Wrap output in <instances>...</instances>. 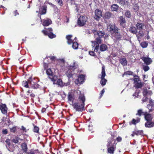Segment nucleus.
Instances as JSON below:
<instances>
[{
  "label": "nucleus",
  "mask_w": 154,
  "mask_h": 154,
  "mask_svg": "<svg viewBox=\"0 0 154 154\" xmlns=\"http://www.w3.org/2000/svg\"><path fill=\"white\" fill-rule=\"evenodd\" d=\"M95 41H92V46L94 48V51L97 52L99 49V44L101 43V38L104 35V32L103 31H95L93 32Z\"/></svg>",
  "instance_id": "1"
},
{
  "label": "nucleus",
  "mask_w": 154,
  "mask_h": 154,
  "mask_svg": "<svg viewBox=\"0 0 154 154\" xmlns=\"http://www.w3.org/2000/svg\"><path fill=\"white\" fill-rule=\"evenodd\" d=\"M85 98L84 94H80L79 97V102L74 103L72 106L77 111H82L84 110Z\"/></svg>",
  "instance_id": "2"
},
{
  "label": "nucleus",
  "mask_w": 154,
  "mask_h": 154,
  "mask_svg": "<svg viewBox=\"0 0 154 154\" xmlns=\"http://www.w3.org/2000/svg\"><path fill=\"white\" fill-rule=\"evenodd\" d=\"M78 65L76 63L75 61H73V63L72 65L69 66V69L66 72V75L69 79L72 78V80L77 78V74H74L73 70L78 67Z\"/></svg>",
  "instance_id": "3"
},
{
  "label": "nucleus",
  "mask_w": 154,
  "mask_h": 154,
  "mask_svg": "<svg viewBox=\"0 0 154 154\" xmlns=\"http://www.w3.org/2000/svg\"><path fill=\"white\" fill-rule=\"evenodd\" d=\"M72 35H68L66 36V39L67 40V42L68 44L70 45L72 43V47L74 49H76L78 48V44L76 42V38L75 37L74 40H72Z\"/></svg>",
  "instance_id": "4"
},
{
  "label": "nucleus",
  "mask_w": 154,
  "mask_h": 154,
  "mask_svg": "<svg viewBox=\"0 0 154 154\" xmlns=\"http://www.w3.org/2000/svg\"><path fill=\"white\" fill-rule=\"evenodd\" d=\"M46 73L48 78L54 83L57 79V76L54 74L50 68L46 70Z\"/></svg>",
  "instance_id": "5"
},
{
  "label": "nucleus",
  "mask_w": 154,
  "mask_h": 154,
  "mask_svg": "<svg viewBox=\"0 0 154 154\" xmlns=\"http://www.w3.org/2000/svg\"><path fill=\"white\" fill-rule=\"evenodd\" d=\"M53 29L51 28H49L46 30H43L42 32L45 35H48L51 38H53L56 37V35L53 33Z\"/></svg>",
  "instance_id": "6"
},
{
  "label": "nucleus",
  "mask_w": 154,
  "mask_h": 154,
  "mask_svg": "<svg viewBox=\"0 0 154 154\" xmlns=\"http://www.w3.org/2000/svg\"><path fill=\"white\" fill-rule=\"evenodd\" d=\"M143 94L144 96L143 97L142 99L143 103L146 101L148 99L147 97L149 95L150 96L152 94L151 91L148 90L146 88H144L143 92Z\"/></svg>",
  "instance_id": "7"
},
{
  "label": "nucleus",
  "mask_w": 154,
  "mask_h": 154,
  "mask_svg": "<svg viewBox=\"0 0 154 154\" xmlns=\"http://www.w3.org/2000/svg\"><path fill=\"white\" fill-rule=\"evenodd\" d=\"M87 20V17L83 16H81L78 19L77 24L80 26H83L85 24Z\"/></svg>",
  "instance_id": "8"
},
{
  "label": "nucleus",
  "mask_w": 154,
  "mask_h": 154,
  "mask_svg": "<svg viewBox=\"0 0 154 154\" xmlns=\"http://www.w3.org/2000/svg\"><path fill=\"white\" fill-rule=\"evenodd\" d=\"M106 75V74L105 72V68L103 66L102 67L101 72V80L100 81V83L103 86L105 85L107 82L106 80L104 79V77Z\"/></svg>",
  "instance_id": "9"
},
{
  "label": "nucleus",
  "mask_w": 154,
  "mask_h": 154,
  "mask_svg": "<svg viewBox=\"0 0 154 154\" xmlns=\"http://www.w3.org/2000/svg\"><path fill=\"white\" fill-rule=\"evenodd\" d=\"M113 141V139L111 138L110 140H108V143L107 144V146L109 147L108 149V151L109 153L111 154L114 153V151L115 149V147L114 146H110L111 142Z\"/></svg>",
  "instance_id": "10"
},
{
  "label": "nucleus",
  "mask_w": 154,
  "mask_h": 154,
  "mask_svg": "<svg viewBox=\"0 0 154 154\" xmlns=\"http://www.w3.org/2000/svg\"><path fill=\"white\" fill-rule=\"evenodd\" d=\"M34 79L30 77L29 79V83L30 84L31 87L33 89H36L39 88L40 85L34 82Z\"/></svg>",
  "instance_id": "11"
},
{
  "label": "nucleus",
  "mask_w": 154,
  "mask_h": 154,
  "mask_svg": "<svg viewBox=\"0 0 154 154\" xmlns=\"http://www.w3.org/2000/svg\"><path fill=\"white\" fill-rule=\"evenodd\" d=\"M94 19L98 20H99L100 18L101 17L102 15V12L99 9H96L95 11Z\"/></svg>",
  "instance_id": "12"
},
{
  "label": "nucleus",
  "mask_w": 154,
  "mask_h": 154,
  "mask_svg": "<svg viewBox=\"0 0 154 154\" xmlns=\"http://www.w3.org/2000/svg\"><path fill=\"white\" fill-rule=\"evenodd\" d=\"M85 79V76L83 75H81L79 76L78 77V79L75 81V84H82L83 83Z\"/></svg>",
  "instance_id": "13"
},
{
  "label": "nucleus",
  "mask_w": 154,
  "mask_h": 154,
  "mask_svg": "<svg viewBox=\"0 0 154 154\" xmlns=\"http://www.w3.org/2000/svg\"><path fill=\"white\" fill-rule=\"evenodd\" d=\"M141 59L147 65L150 64L152 62V60L148 57H142Z\"/></svg>",
  "instance_id": "14"
},
{
  "label": "nucleus",
  "mask_w": 154,
  "mask_h": 154,
  "mask_svg": "<svg viewBox=\"0 0 154 154\" xmlns=\"http://www.w3.org/2000/svg\"><path fill=\"white\" fill-rule=\"evenodd\" d=\"M120 25L123 28L125 27L126 26V21L125 18L123 16H120L119 18Z\"/></svg>",
  "instance_id": "15"
},
{
  "label": "nucleus",
  "mask_w": 154,
  "mask_h": 154,
  "mask_svg": "<svg viewBox=\"0 0 154 154\" xmlns=\"http://www.w3.org/2000/svg\"><path fill=\"white\" fill-rule=\"evenodd\" d=\"M108 30L110 32H114L118 29V28L116 27L114 24H109L107 26Z\"/></svg>",
  "instance_id": "16"
},
{
  "label": "nucleus",
  "mask_w": 154,
  "mask_h": 154,
  "mask_svg": "<svg viewBox=\"0 0 154 154\" xmlns=\"http://www.w3.org/2000/svg\"><path fill=\"white\" fill-rule=\"evenodd\" d=\"M118 29L116 31H115L113 33V36L114 37L115 39L118 40H120L122 38V35L119 32Z\"/></svg>",
  "instance_id": "17"
},
{
  "label": "nucleus",
  "mask_w": 154,
  "mask_h": 154,
  "mask_svg": "<svg viewBox=\"0 0 154 154\" xmlns=\"http://www.w3.org/2000/svg\"><path fill=\"white\" fill-rule=\"evenodd\" d=\"M41 22L43 25L44 26H48L52 23L51 20L48 18L44 19L42 20H41Z\"/></svg>",
  "instance_id": "18"
},
{
  "label": "nucleus",
  "mask_w": 154,
  "mask_h": 154,
  "mask_svg": "<svg viewBox=\"0 0 154 154\" xmlns=\"http://www.w3.org/2000/svg\"><path fill=\"white\" fill-rule=\"evenodd\" d=\"M144 116L145 119L146 121H152V116L151 114L148 113L147 112H145Z\"/></svg>",
  "instance_id": "19"
},
{
  "label": "nucleus",
  "mask_w": 154,
  "mask_h": 154,
  "mask_svg": "<svg viewBox=\"0 0 154 154\" xmlns=\"http://www.w3.org/2000/svg\"><path fill=\"white\" fill-rule=\"evenodd\" d=\"M0 109L3 114L6 115L7 114L8 108L5 104H3L0 105Z\"/></svg>",
  "instance_id": "20"
},
{
  "label": "nucleus",
  "mask_w": 154,
  "mask_h": 154,
  "mask_svg": "<svg viewBox=\"0 0 154 154\" xmlns=\"http://www.w3.org/2000/svg\"><path fill=\"white\" fill-rule=\"evenodd\" d=\"M145 126L146 128H151L154 127V122L152 121H146L145 124Z\"/></svg>",
  "instance_id": "21"
},
{
  "label": "nucleus",
  "mask_w": 154,
  "mask_h": 154,
  "mask_svg": "<svg viewBox=\"0 0 154 154\" xmlns=\"http://www.w3.org/2000/svg\"><path fill=\"white\" fill-rule=\"evenodd\" d=\"M144 26V25L143 23L140 22H137L136 25L137 29L140 30L142 29Z\"/></svg>",
  "instance_id": "22"
},
{
  "label": "nucleus",
  "mask_w": 154,
  "mask_h": 154,
  "mask_svg": "<svg viewBox=\"0 0 154 154\" xmlns=\"http://www.w3.org/2000/svg\"><path fill=\"white\" fill-rule=\"evenodd\" d=\"M129 31L132 33L136 34L137 32V29L133 26H131L130 27Z\"/></svg>",
  "instance_id": "23"
},
{
  "label": "nucleus",
  "mask_w": 154,
  "mask_h": 154,
  "mask_svg": "<svg viewBox=\"0 0 154 154\" xmlns=\"http://www.w3.org/2000/svg\"><path fill=\"white\" fill-rule=\"evenodd\" d=\"M57 64H59L60 66L63 67L65 63V60L63 59H59L57 60Z\"/></svg>",
  "instance_id": "24"
},
{
  "label": "nucleus",
  "mask_w": 154,
  "mask_h": 154,
  "mask_svg": "<svg viewBox=\"0 0 154 154\" xmlns=\"http://www.w3.org/2000/svg\"><path fill=\"white\" fill-rule=\"evenodd\" d=\"M119 61L121 63L123 66H126L127 64V61L125 58L122 57L120 58Z\"/></svg>",
  "instance_id": "25"
},
{
  "label": "nucleus",
  "mask_w": 154,
  "mask_h": 154,
  "mask_svg": "<svg viewBox=\"0 0 154 154\" xmlns=\"http://www.w3.org/2000/svg\"><path fill=\"white\" fill-rule=\"evenodd\" d=\"M107 48V47L106 45L102 44L100 46V50L101 51H104L106 50Z\"/></svg>",
  "instance_id": "26"
},
{
  "label": "nucleus",
  "mask_w": 154,
  "mask_h": 154,
  "mask_svg": "<svg viewBox=\"0 0 154 154\" xmlns=\"http://www.w3.org/2000/svg\"><path fill=\"white\" fill-rule=\"evenodd\" d=\"M116 1L118 3H119L122 6H124L125 4L127 3L128 4L129 3L127 1H125L124 0H116Z\"/></svg>",
  "instance_id": "27"
},
{
  "label": "nucleus",
  "mask_w": 154,
  "mask_h": 154,
  "mask_svg": "<svg viewBox=\"0 0 154 154\" xmlns=\"http://www.w3.org/2000/svg\"><path fill=\"white\" fill-rule=\"evenodd\" d=\"M119 6L116 4H113L111 5V9L112 11H117L119 8Z\"/></svg>",
  "instance_id": "28"
},
{
  "label": "nucleus",
  "mask_w": 154,
  "mask_h": 154,
  "mask_svg": "<svg viewBox=\"0 0 154 154\" xmlns=\"http://www.w3.org/2000/svg\"><path fill=\"white\" fill-rule=\"evenodd\" d=\"M46 7L45 6L42 7L40 9V12L41 15L44 14L46 13Z\"/></svg>",
  "instance_id": "29"
},
{
  "label": "nucleus",
  "mask_w": 154,
  "mask_h": 154,
  "mask_svg": "<svg viewBox=\"0 0 154 154\" xmlns=\"http://www.w3.org/2000/svg\"><path fill=\"white\" fill-rule=\"evenodd\" d=\"M21 147L22 149L24 152H26L27 150V147L26 144L25 143H23L21 144Z\"/></svg>",
  "instance_id": "30"
},
{
  "label": "nucleus",
  "mask_w": 154,
  "mask_h": 154,
  "mask_svg": "<svg viewBox=\"0 0 154 154\" xmlns=\"http://www.w3.org/2000/svg\"><path fill=\"white\" fill-rule=\"evenodd\" d=\"M29 79H28V81H23L22 82V84L23 86L26 88H29V85H30V84H29Z\"/></svg>",
  "instance_id": "31"
},
{
  "label": "nucleus",
  "mask_w": 154,
  "mask_h": 154,
  "mask_svg": "<svg viewBox=\"0 0 154 154\" xmlns=\"http://www.w3.org/2000/svg\"><path fill=\"white\" fill-rule=\"evenodd\" d=\"M112 15V14L111 13L109 12H106L105 13L104 17L106 19H109L111 17Z\"/></svg>",
  "instance_id": "32"
},
{
  "label": "nucleus",
  "mask_w": 154,
  "mask_h": 154,
  "mask_svg": "<svg viewBox=\"0 0 154 154\" xmlns=\"http://www.w3.org/2000/svg\"><path fill=\"white\" fill-rule=\"evenodd\" d=\"M135 87L137 88H141L143 85V83L140 82V81L137 82L134 84Z\"/></svg>",
  "instance_id": "33"
},
{
  "label": "nucleus",
  "mask_w": 154,
  "mask_h": 154,
  "mask_svg": "<svg viewBox=\"0 0 154 154\" xmlns=\"http://www.w3.org/2000/svg\"><path fill=\"white\" fill-rule=\"evenodd\" d=\"M6 147L8 150L10 152H13L14 150V146L11 145L9 146H6Z\"/></svg>",
  "instance_id": "34"
},
{
  "label": "nucleus",
  "mask_w": 154,
  "mask_h": 154,
  "mask_svg": "<svg viewBox=\"0 0 154 154\" xmlns=\"http://www.w3.org/2000/svg\"><path fill=\"white\" fill-rule=\"evenodd\" d=\"M144 113L145 112H143L142 109H139L138 110L137 112L136 113V115L141 116L142 115H144Z\"/></svg>",
  "instance_id": "35"
},
{
  "label": "nucleus",
  "mask_w": 154,
  "mask_h": 154,
  "mask_svg": "<svg viewBox=\"0 0 154 154\" xmlns=\"http://www.w3.org/2000/svg\"><path fill=\"white\" fill-rule=\"evenodd\" d=\"M68 100L69 101L72 102V103H73V101L74 100L73 96L71 94H69L68 96Z\"/></svg>",
  "instance_id": "36"
},
{
  "label": "nucleus",
  "mask_w": 154,
  "mask_h": 154,
  "mask_svg": "<svg viewBox=\"0 0 154 154\" xmlns=\"http://www.w3.org/2000/svg\"><path fill=\"white\" fill-rule=\"evenodd\" d=\"M134 77H135L134 79V84H135L137 82H140V81L139 80V77L137 76L136 75H134Z\"/></svg>",
  "instance_id": "37"
},
{
  "label": "nucleus",
  "mask_w": 154,
  "mask_h": 154,
  "mask_svg": "<svg viewBox=\"0 0 154 154\" xmlns=\"http://www.w3.org/2000/svg\"><path fill=\"white\" fill-rule=\"evenodd\" d=\"M140 44L143 48H146L148 46V43L145 42H141Z\"/></svg>",
  "instance_id": "38"
},
{
  "label": "nucleus",
  "mask_w": 154,
  "mask_h": 154,
  "mask_svg": "<svg viewBox=\"0 0 154 154\" xmlns=\"http://www.w3.org/2000/svg\"><path fill=\"white\" fill-rule=\"evenodd\" d=\"M38 152V150H32L28 152L27 154H36V153Z\"/></svg>",
  "instance_id": "39"
},
{
  "label": "nucleus",
  "mask_w": 154,
  "mask_h": 154,
  "mask_svg": "<svg viewBox=\"0 0 154 154\" xmlns=\"http://www.w3.org/2000/svg\"><path fill=\"white\" fill-rule=\"evenodd\" d=\"M135 134L136 135H142L143 134V130L138 131L135 132Z\"/></svg>",
  "instance_id": "40"
},
{
  "label": "nucleus",
  "mask_w": 154,
  "mask_h": 154,
  "mask_svg": "<svg viewBox=\"0 0 154 154\" xmlns=\"http://www.w3.org/2000/svg\"><path fill=\"white\" fill-rule=\"evenodd\" d=\"M56 84L60 86H62L63 85L62 81V80L60 79H58L57 80Z\"/></svg>",
  "instance_id": "41"
},
{
  "label": "nucleus",
  "mask_w": 154,
  "mask_h": 154,
  "mask_svg": "<svg viewBox=\"0 0 154 154\" xmlns=\"http://www.w3.org/2000/svg\"><path fill=\"white\" fill-rule=\"evenodd\" d=\"M92 48H93V49L94 50V48H93V47H92ZM94 52H95L94 51H89V54L90 55H91V56H95L96 54H95ZM96 52L99 54V52H98V51L97 52Z\"/></svg>",
  "instance_id": "42"
},
{
  "label": "nucleus",
  "mask_w": 154,
  "mask_h": 154,
  "mask_svg": "<svg viewBox=\"0 0 154 154\" xmlns=\"http://www.w3.org/2000/svg\"><path fill=\"white\" fill-rule=\"evenodd\" d=\"M125 16L128 18H130L131 17V13L129 11H127L125 13Z\"/></svg>",
  "instance_id": "43"
},
{
  "label": "nucleus",
  "mask_w": 154,
  "mask_h": 154,
  "mask_svg": "<svg viewBox=\"0 0 154 154\" xmlns=\"http://www.w3.org/2000/svg\"><path fill=\"white\" fill-rule=\"evenodd\" d=\"M133 72L130 71H128L126 72L122 75V76L124 77V75H132Z\"/></svg>",
  "instance_id": "44"
},
{
  "label": "nucleus",
  "mask_w": 154,
  "mask_h": 154,
  "mask_svg": "<svg viewBox=\"0 0 154 154\" xmlns=\"http://www.w3.org/2000/svg\"><path fill=\"white\" fill-rule=\"evenodd\" d=\"M19 138L17 137H16L14 139L12 140V141L15 143H17L18 142Z\"/></svg>",
  "instance_id": "45"
},
{
  "label": "nucleus",
  "mask_w": 154,
  "mask_h": 154,
  "mask_svg": "<svg viewBox=\"0 0 154 154\" xmlns=\"http://www.w3.org/2000/svg\"><path fill=\"white\" fill-rule=\"evenodd\" d=\"M143 69L145 72L148 71L149 69V67L147 66L143 65Z\"/></svg>",
  "instance_id": "46"
},
{
  "label": "nucleus",
  "mask_w": 154,
  "mask_h": 154,
  "mask_svg": "<svg viewBox=\"0 0 154 154\" xmlns=\"http://www.w3.org/2000/svg\"><path fill=\"white\" fill-rule=\"evenodd\" d=\"M39 128L38 127L35 126L34 127V128L33 130V131L34 132L36 133H38L39 131Z\"/></svg>",
  "instance_id": "47"
},
{
  "label": "nucleus",
  "mask_w": 154,
  "mask_h": 154,
  "mask_svg": "<svg viewBox=\"0 0 154 154\" xmlns=\"http://www.w3.org/2000/svg\"><path fill=\"white\" fill-rule=\"evenodd\" d=\"M140 121V119H139L137 120H136L135 119H133L132 120V123L134 125L136 124L137 123H138Z\"/></svg>",
  "instance_id": "48"
},
{
  "label": "nucleus",
  "mask_w": 154,
  "mask_h": 154,
  "mask_svg": "<svg viewBox=\"0 0 154 154\" xmlns=\"http://www.w3.org/2000/svg\"><path fill=\"white\" fill-rule=\"evenodd\" d=\"M149 103H150V105L151 106H154V100H152L150 98L149 99Z\"/></svg>",
  "instance_id": "49"
},
{
  "label": "nucleus",
  "mask_w": 154,
  "mask_h": 154,
  "mask_svg": "<svg viewBox=\"0 0 154 154\" xmlns=\"http://www.w3.org/2000/svg\"><path fill=\"white\" fill-rule=\"evenodd\" d=\"M16 131V127H14L10 128V131L12 132L15 133Z\"/></svg>",
  "instance_id": "50"
},
{
  "label": "nucleus",
  "mask_w": 154,
  "mask_h": 154,
  "mask_svg": "<svg viewBox=\"0 0 154 154\" xmlns=\"http://www.w3.org/2000/svg\"><path fill=\"white\" fill-rule=\"evenodd\" d=\"M56 1L59 5L62 6L63 2L62 0H56Z\"/></svg>",
  "instance_id": "51"
},
{
  "label": "nucleus",
  "mask_w": 154,
  "mask_h": 154,
  "mask_svg": "<svg viewBox=\"0 0 154 154\" xmlns=\"http://www.w3.org/2000/svg\"><path fill=\"white\" fill-rule=\"evenodd\" d=\"M144 35V33L143 32L140 31L139 32L138 34L137 35L139 37H142Z\"/></svg>",
  "instance_id": "52"
},
{
  "label": "nucleus",
  "mask_w": 154,
  "mask_h": 154,
  "mask_svg": "<svg viewBox=\"0 0 154 154\" xmlns=\"http://www.w3.org/2000/svg\"><path fill=\"white\" fill-rule=\"evenodd\" d=\"M152 106H151L150 105H147V107L149 109V112H150L152 111Z\"/></svg>",
  "instance_id": "53"
},
{
  "label": "nucleus",
  "mask_w": 154,
  "mask_h": 154,
  "mask_svg": "<svg viewBox=\"0 0 154 154\" xmlns=\"http://www.w3.org/2000/svg\"><path fill=\"white\" fill-rule=\"evenodd\" d=\"M5 142H6V144H7L6 146H9L11 145L10 144V140L9 139H7L5 141Z\"/></svg>",
  "instance_id": "54"
},
{
  "label": "nucleus",
  "mask_w": 154,
  "mask_h": 154,
  "mask_svg": "<svg viewBox=\"0 0 154 154\" xmlns=\"http://www.w3.org/2000/svg\"><path fill=\"white\" fill-rule=\"evenodd\" d=\"M116 140L118 142H121L122 140V138L120 137H118L117 138Z\"/></svg>",
  "instance_id": "55"
},
{
  "label": "nucleus",
  "mask_w": 154,
  "mask_h": 154,
  "mask_svg": "<svg viewBox=\"0 0 154 154\" xmlns=\"http://www.w3.org/2000/svg\"><path fill=\"white\" fill-rule=\"evenodd\" d=\"M104 92H105V90L104 89H103L100 93V98H101V97H102V96H103V94H104Z\"/></svg>",
  "instance_id": "56"
},
{
  "label": "nucleus",
  "mask_w": 154,
  "mask_h": 154,
  "mask_svg": "<svg viewBox=\"0 0 154 154\" xmlns=\"http://www.w3.org/2000/svg\"><path fill=\"white\" fill-rule=\"evenodd\" d=\"M44 68L45 69H46L48 67V63L44 62Z\"/></svg>",
  "instance_id": "57"
},
{
  "label": "nucleus",
  "mask_w": 154,
  "mask_h": 154,
  "mask_svg": "<svg viewBox=\"0 0 154 154\" xmlns=\"http://www.w3.org/2000/svg\"><path fill=\"white\" fill-rule=\"evenodd\" d=\"M2 134H6L8 133V131L7 129L3 130L2 131Z\"/></svg>",
  "instance_id": "58"
},
{
  "label": "nucleus",
  "mask_w": 154,
  "mask_h": 154,
  "mask_svg": "<svg viewBox=\"0 0 154 154\" xmlns=\"http://www.w3.org/2000/svg\"><path fill=\"white\" fill-rule=\"evenodd\" d=\"M14 15L15 16H16L17 15H19V13L17 12V10H16L14 12Z\"/></svg>",
  "instance_id": "59"
},
{
  "label": "nucleus",
  "mask_w": 154,
  "mask_h": 154,
  "mask_svg": "<svg viewBox=\"0 0 154 154\" xmlns=\"http://www.w3.org/2000/svg\"><path fill=\"white\" fill-rule=\"evenodd\" d=\"M138 9V7L137 5H135L134 6V10H136Z\"/></svg>",
  "instance_id": "60"
},
{
  "label": "nucleus",
  "mask_w": 154,
  "mask_h": 154,
  "mask_svg": "<svg viewBox=\"0 0 154 154\" xmlns=\"http://www.w3.org/2000/svg\"><path fill=\"white\" fill-rule=\"evenodd\" d=\"M32 91L30 90H29L27 91V95H28L29 94L32 93Z\"/></svg>",
  "instance_id": "61"
},
{
  "label": "nucleus",
  "mask_w": 154,
  "mask_h": 154,
  "mask_svg": "<svg viewBox=\"0 0 154 154\" xmlns=\"http://www.w3.org/2000/svg\"><path fill=\"white\" fill-rule=\"evenodd\" d=\"M50 59L51 60H54L55 58V57H54V56H52V57H50Z\"/></svg>",
  "instance_id": "62"
},
{
  "label": "nucleus",
  "mask_w": 154,
  "mask_h": 154,
  "mask_svg": "<svg viewBox=\"0 0 154 154\" xmlns=\"http://www.w3.org/2000/svg\"><path fill=\"white\" fill-rule=\"evenodd\" d=\"M30 95L31 97H34L35 96V95L32 93Z\"/></svg>",
  "instance_id": "63"
},
{
  "label": "nucleus",
  "mask_w": 154,
  "mask_h": 154,
  "mask_svg": "<svg viewBox=\"0 0 154 154\" xmlns=\"http://www.w3.org/2000/svg\"><path fill=\"white\" fill-rule=\"evenodd\" d=\"M21 128L22 129L23 131H26V129L24 127H23V126H22Z\"/></svg>",
  "instance_id": "64"
}]
</instances>
